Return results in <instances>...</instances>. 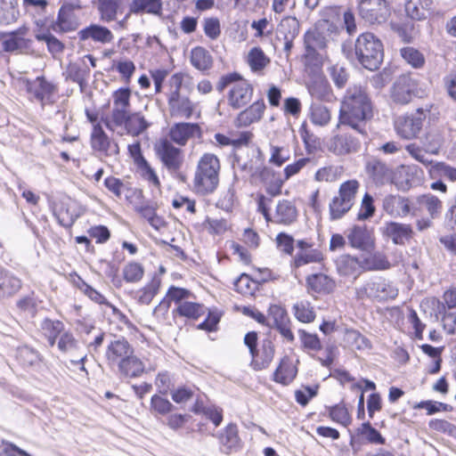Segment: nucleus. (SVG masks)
I'll use <instances>...</instances> for the list:
<instances>
[{
    "label": "nucleus",
    "mask_w": 456,
    "mask_h": 456,
    "mask_svg": "<svg viewBox=\"0 0 456 456\" xmlns=\"http://www.w3.org/2000/svg\"><path fill=\"white\" fill-rule=\"evenodd\" d=\"M299 360L289 354L281 356L271 375V380L281 387H289L299 371Z\"/></svg>",
    "instance_id": "nucleus-9"
},
{
    "label": "nucleus",
    "mask_w": 456,
    "mask_h": 456,
    "mask_svg": "<svg viewBox=\"0 0 456 456\" xmlns=\"http://www.w3.org/2000/svg\"><path fill=\"white\" fill-rule=\"evenodd\" d=\"M193 88L192 78L186 73L178 72L168 79L167 106L171 117L176 118H191L194 114L200 115L198 104L183 94Z\"/></svg>",
    "instance_id": "nucleus-3"
},
{
    "label": "nucleus",
    "mask_w": 456,
    "mask_h": 456,
    "mask_svg": "<svg viewBox=\"0 0 456 456\" xmlns=\"http://www.w3.org/2000/svg\"><path fill=\"white\" fill-rule=\"evenodd\" d=\"M191 297H192V294L188 289L181 287H169L167 293L168 301H173L178 305L180 303L187 301Z\"/></svg>",
    "instance_id": "nucleus-61"
},
{
    "label": "nucleus",
    "mask_w": 456,
    "mask_h": 456,
    "mask_svg": "<svg viewBox=\"0 0 456 456\" xmlns=\"http://www.w3.org/2000/svg\"><path fill=\"white\" fill-rule=\"evenodd\" d=\"M205 34L211 39H216L221 34L220 21L217 18H207L203 21Z\"/></svg>",
    "instance_id": "nucleus-63"
},
{
    "label": "nucleus",
    "mask_w": 456,
    "mask_h": 456,
    "mask_svg": "<svg viewBox=\"0 0 456 456\" xmlns=\"http://www.w3.org/2000/svg\"><path fill=\"white\" fill-rule=\"evenodd\" d=\"M344 339L350 346L357 350L370 349L372 347L370 340L354 329H346Z\"/></svg>",
    "instance_id": "nucleus-35"
},
{
    "label": "nucleus",
    "mask_w": 456,
    "mask_h": 456,
    "mask_svg": "<svg viewBox=\"0 0 456 456\" xmlns=\"http://www.w3.org/2000/svg\"><path fill=\"white\" fill-rule=\"evenodd\" d=\"M267 314L268 317L273 320V327L290 320L287 310L283 306L276 304H273L268 307Z\"/></svg>",
    "instance_id": "nucleus-58"
},
{
    "label": "nucleus",
    "mask_w": 456,
    "mask_h": 456,
    "mask_svg": "<svg viewBox=\"0 0 456 456\" xmlns=\"http://www.w3.org/2000/svg\"><path fill=\"white\" fill-rule=\"evenodd\" d=\"M417 203L426 208L431 218H436L443 208L442 201L433 194H423L417 198Z\"/></svg>",
    "instance_id": "nucleus-40"
},
{
    "label": "nucleus",
    "mask_w": 456,
    "mask_h": 456,
    "mask_svg": "<svg viewBox=\"0 0 456 456\" xmlns=\"http://www.w3.org/2000/svg\"><path fill=\"white\" fill-rule=\"evenodd\" d=\"M302 348L306 352H319L322 348V341L317 334L298 330Z\"/></svg>",
    "instance_id": "nucleus-47"
},
{
    "label": "nucleus",
    "mask_w": 456,
    "mask_h": 456,
    "mask_svg": "<svg viewBox=\"0 0 456 456\" xmlns=\"http://www.w3.org/2000/svg\"><path fill=\"white\" fill-rule=\"evenodd\" d=\"M56 87L52 83L45 80V77H37L35 81V95L40 101L48 100L55 92Z\"/></svg>",
    "instance_id": "nucleus-53"
},
{
    "label": "nucleus",
    "mask_w": 456,
    "mask_h": 456,
    "mask_svg": "<svg viewBox=\"0 0 456 456\" xmlns=\"http://www.w3.org/2000/svg\"><path fill=\"white\" fill-rule=\"evenodd\" d=\"M429 172L432 177L444 176L452 182L456 181V168L444 162L434 163Z\"/></svg>",
    "instance_id": "nucleus-55"
},
{
    "label": "nucleus",
    "mask_w": 456,
    "mask_h": 456,
    "mask_svg": "<svg viewBox=\"0 0 456 456\" xmlns=\"http://www.w3.org/2000/svg\"><path fill=\"white\" fill-rule=\"evenodd\" d=\"M57 346L61 353L68 354L77 351L79 345L78 341L70 331L64 330L59 337Z\"/></svg>",
    "instance_id": "nucleus-52"
},
{
    "label": "nucleus",
    "mask_w": 456,
    "mask_h": 456,
    "mask_svg": "<svg viewBox=\"0 0 456 456\" xmlns=\"http://www.w3.org/2000/svg\"><path fill=\"white\" fill-rule=\"evenodd\" d=\"M134 353L132 345L124 338L112 340L109 343L105 352L107 364L115 367L121 361Z\"/></svg>",
    "instance_id": "nucleus-14"
},
{
    "label": "nucleus",
    "mask_w": 456,
    "mask_h": 456,
    "mask_svg": "<svg viewBox=\"0 0 456 456\" xmlns=\"http://www.w3.org/2000/svg\"><path fill=\"white\" fill-rule=\"evenodd\" d=\"M244 344L248 348L251 359L250 367L260 371L266 370L273 361L276 348L270 338L263 339L258 346V334L256 331H249L244 336Z\"/></svg>",
    "instance_id": "nucleus-6"
},
{
    "label": "nucleus",
    "mask_w": 456,
    "mask_h": 456,
    "mask_svg": "<svg viewBox=\"0 0 456 456\" xmlns=\"http://www.w3.org/2000/svg\"><path fill=\"white\" fill-rule=\"evenodd\" d=\"M174 408L168 399L159 395H153L151 398L150 411L155 416H166L171 413Z\"/></svg>",
    "instance_id": "nucleus-42"
},
{
    "label": "nucleus",
    "mask_w": 456,
    "mask_h": 456,
    "mask_svg": "<svg viewBox=\"0 0 456 456\" xmlns=\"http://www.w3.org/2000/svg\"><path fill=\"white\" fill-rule=\"evenodd\" d=\"M299 32V21L291 16L285 17L279 24L277 33L282 39H295Z\"/></svg>",
    "instance_id": "nucleus-37"
},
{
    "label": "nucleus",
    "mask_w": 456,
    "mask_h": 456,
    "mask_svg": "<svg viewBox=\"0 0 456 456\" xmlns=\"http://www.w3.org/2000/svg\"><path fill=\"white\" fill-rule=\"evenodd\" d=\"M159 155L165 167L170 171H177L183 165V156L182 150L175 147L167 140L160 142Z\"/></svg>",
    "instance_id": "nucleus-16"
},
{
    "label": "nucleus",
    "mask_w": 456,
    "mask_h": 456,
    "mask_svg": "<svg viewBox=\"0 0 456 456\" xmlns=\"http://www.w3.org/2000/svg\"><path fill=\"white\" fill-rule=\"evenodd\" d=\"M346 237L353 248L363 251H370L374 248V238L365 225H355L349 229Z\"/></svg>",
    "instance_id": "nucleus-18"
},
{
    "label": "nucleus",
    "mask_w": 456,
    "mask_h": 456,
    "mask_svg": "<svg viewBox=\"0 0 456 456\" xmlns=\"http://www.w3.org/2000/svg\"><path fill=\"white\" fill-rule=\"evenodd\" d=\"M19 16L17 0H0V22L11 24L17 20Z\"/></svg>",
    "instance_id": "nucleus-36"
},
{
    "label": "nucleus",
    "mask_w": 456,
    "mask_h": 456,
    "mask_svg": "<svg viewBox=\"0 0 456 456\" xmlns=\"http://www.w3.org/2000/svg\"><path fill=\"white\" fill-rule=\"evenodd\" d=\"M221 164L213 153L203 154L198 161L193 177L195 191L200 195L212 193L219 183Z\"/></svg>",
    "instance_id": "nucleus-4"
},
{
    "label": "nucleus",
    "mask_w": 456,
    "mask_h": 456,
    "mask_svg": "<svg viewBox=\"0 0 456 456\" xmlns=\"http://www.w3.org/2000/svg\"><path fill=\"white\" fill-rule=\"evenodd\" d=\"M222 90L229 86L227 94L228 104L233 109H240L246 106L252 98L253 87L245 79L240 78L237 74H230L222 78Z\"/></svg>",
    "instance_id": "nucleus-7"
},
{
    "label": "nucleus",
    "mask_w": 456,
    "mask_h": 456,
    "mask_svg": "<svg viewBox=\"0 0 456 456\" xmlns=\"http://www.w3.org/2000/svg\"><path fill=\"white\" fill-rule=\"evenodd\" d=\"M356 433L358 436H363L370 444L380 445L386 444L385 437H383L380 432L373 428L369 421L362 423L357 428Z\"/></svg>",
    "instance_id": "nucleus-43"
},
{
    "label": "nucleus",
    "mask_w": 456,
    "mask_h": 456,
    "mask_svg": "<svg viewBox=\"0 0 456 456\" xmlns=\"http://www.w3.org/2000/svg\"><path fill=\"white\" fill-rule=\"evenodd\" d=\"M330 376L335 379L342 387L349 385L352 391L361 387V383H358L355 378L346 370L338 368L333 370Z\"/></svg>",
    "instance_id": "nucleus-51"
},
{
    "label": "nucleus",
    "mask_w": 456,
    "mask_h": 456,
    "mask_svg": "<svg viewBox=\"0 0 456 456\" xmlns=\"http://www.w3.org/2000/svg\"><path fill=\"white\" fill-rule=\"evenodd\" d=\"M270 62V59L259 47L252 48L248 54V63L254 72L261 71Z\"/></svg>",
    "instance_id": "nucleus-44"
},
{
    "label": "nucleus",
    "mask_w": 456,
    "mask_h": 456,
    "mask_svg": "<svg viewBox=\"0 0 456 456\" xmlns=\"http://www.w3.org/2000/svg\"><path fill=\"white\" fill-rule=\"evenodd\" d=\"M36 38L38 41L45 42L49 52L53 54L62 52L64 48L63 44L48 31L37 33Z\"/></svg>",
    "instance_id": "nucleus-56"
},
{
    "label": "nucleus",
    "mask_w": 456,
    "mask_h": 456,
    "mask_svg": "<svg viewBox=\"0 0 456 456\" xmlns=\"http://www.w3.org/2000/svg\"><path fill=\"white\" fill-rule=\"evenodd\" d=\"M191 62L196 69L206 70L212 65V57L205 48L198 46L191 50Z\"/></svg>",
    "instance_id": "nucleus-41"
},
{
    "label": "nucleus",
    "mask_w": 456,
    "mask_h": 456,
    "mask_svg": "<svg viewBox=\"0 0 456 456\" xmlns=\"http://www.w3.org/2000/svg\"><path fill=\"white\" fill-rule=\"evenodd\" d=\"M310 119L314 125L324 126L331 119L330 110L324 105L313 104L311 106Z\"/></svg>",
    "instance_id": "nucleus-48"
},
{
    "label": "nucleus",
    "mask_w": 456,
    "mask_h": 456,
    "mask_svg": "<svg viewBox=\"0 0 456 456\" xmlns=\"http://www.w3.org/2000/svg\"><path fill=\"white\" fill-rule=\"evenodd\" d=\"M123 274L126 282H138L142 277L143 270L139 264L130 263L125 266Z\"/></svg>",
    "instance_id": "nucleus-60"
},
{
    "label": "nucleus",
    "mask_w": 456,
    "mask_h": 456,
    "mask_svg": "<svg viewBox=\"0 0 456 456\" xmlns=\"http://www.w3.org/2000/svg\"><path fill=\"white\" fill-rule=\"evenodd\" d=\"M91 145L94 151H100L106 156H115L119 153L118 143L110 139L101 124H94L93 127Z\"/></svg>",
    "instance_id": "nucleus-15"
},
{
    "label": "nucleus",
    "mask_w": 456,
    "mask_h": 456,
    "mask_svg": "<svg viewBox=\"0 0 456 456\" xmlns=\"http://www.w3.org/2000/svg\"><path fill=\"white\" fill-rule=\"evenodd\" d=\"M265 109V104L263 101L255 102L248 109L240 112L237 117L238 125L240 126H248L250 124L260 120Z\"/></svg>",
    "instance_id": "nucleus-29"
},
{
    "label": "nucleus",
    "mask_w": 456,
    "mask_h": 456,
    "mask_svg": "<svg viewBox=\"0 0 456 456\" xmlns=\"http://www.w3.org/2000/svg\"><path fill=\"white\" fill-rule=\"evenodd\" d=\"M297 216V212L295 206L290 201L284 200L279 201L274 214L270 217V221L277 224H289L296 220Z\"/></svg>",
    "instance_id": "nucleus-28"
},
{
    "label": "nucleus",
    "mask_w": 456,
    "mask_h": 456,
    "mask_svg": "<svg viewBox=\"0 0 456 456\" xmlns=\"http://www.w3.org/2000/svg\"><path fill=\"white\" fill-rule=\"evenodd\" d=\"M115 367L119 375L126 379H136L145 372L143 362L134 353L121 361Z\"/></svg>",
    "instance_id": "nucleus-22"
},
{
    "label": "nucleus",
    "mask_w": 456,
    "mask_h": 456,
    "mask_svg": "<svg viewBox=\"0 0 456 456\" xmlns=\"http://www.w3.org/2000/svg\"><path fill=\"white\" fill-rule=\"evenodd\" d=\"M398 295L396 287H370L368 297L377 302L395 299Z\"/></svg>",
    "instance_id": "nucleus-49"
},
{
    "label": "nucleus",
    "mask_w": 456,
    "mask_h": 456,
    "mask_svg": "<svg viewBox=\"0 0 456 456\" xmlns=\"http://www.w3.org/2000/svg\"><path fill=\"white\" fill-rule=\"evenodd\" d=\"M131 90L119 88L112 93V106L103 122L106 127L118 135L138 136L149 126L150 123L141 112L131 110Z\"/></svg>",
    "instance_id": "nucleus-1"
},
{
    "label": "nucleus",
    "mask_w": 456,
    "mask_h": 456,
    "mask_svg": "<svg viewBox=\"0 0 456 456\" xmlns=\"http://www.w3.org/2000/svg\"><path fill=\"white\" fill-rule=\"evenodd\" d=\"M16 360L21 368L31 369L38 366L43 362V356L35 348L23 346L18 347Z\"/></svg>",
    "instance_id": "nucleus-27"
},
{
    "label": "nucleus",
    "mask_w": 456,
    "mask_h": 456,
    "mask_svg": "<svg viewBox=\"0 0 456 456\" xmlns=\"http://www.w3.org/2000/svg\"><path fill=\"white\" fill-rule=\"evenodd\" d=\"M447 135V129L444 126H433L428 129L425 135L424 144L432 154H437L440 148L444 144Z\"/></svg>",
    "instance_id": "nucleus-26"
},
{
    "label": "nucleus",
    "mask_w": 456,
    "mask_h": 456,
    "mask_svg": "<svg viewBox=\"0 0 456 456\" xmlns=\"http://www.w3.org/2000/svg\"><path fill=\"white\" fill-rule=\"evenodd\" d=\"M323 259L322 251L317 248L298 251L294 257V265L299 267L310 263H319Z\"/></svg>",
    "instance_id": "nucleus-46"
},
{
    "label": "nucleus",
    "mask_w": 456,
    "mask_h": 456,
    "mask_svg": "<svg viewBox=\"0 0 456 456\" xmlns=\"http://www.w3.org/2000/svg\"><path fill=\"white\" fill-rule=\"evenodd\" d=\"M75 8H80L77 4H64L59 12L57 21L53 24V28L56 32H67L75 28L74 23L70 20V11Z\"/></svg>",
    "instance_id": "nucleus-31"
},
{
    "label": "nucleus",
    "mask_w": 456,
    "mask_h": 456,
    "mask_svg": "<svg viewBox=\"0 0 456 456\" xmlns=\"http://www.w3.org/2000/svg\"><path fill=\"white\" fill-rule=\"evenodd\" d=\"M320 385L313 386L302 385L294 391L295 401L301 407H305L315 396H317Z\"/></svg>",
    "instance_id": "nucleus-39"
},
{
    "label": "nucleus",
    "mask_w": 456,
    "mask_h": 456,
    "mask_svg": "<svg viewBox=\"0 0 456 456\" xmlns=\"http://www.w3.org/2000/svg\"><path fill=\"white\" fill-rule=\"evenodd\" d=\"M373 116L372 102L364 87H349L341 102L338 127L346 126L366 135V123Z\"/></svg>",
    "instance_id": "nucleus-2"
},
{
    "label": "nucleus",
    "mask_w": 456,
    "mask_h": 456,
    "mask_svg": "<svg viewBox=\"0 0 456 456\" xmlns=\"http://www.w3.org/2000/svg\"><path fill=\"white\" fill-rule=\"evenodd\" d=\"M433 0H407L405 12L411 19L420 20L426 18L427 12L431 10Z\"/></svg>",
    "instance_id": "nucleus-30"
},
{
    "label": "nucleus",
    "mask_w": 456,
    "mask_h": 456,
    "mask_svg": "<svg viewBox=\"0 0 456 456\" xmlns=\"http://www.w3.org/2000/svg\"><path fill=\"white\" fill-rule=\"evenodd\" d=\"M252 177L256 180H260L271 196H276L281 193L283 180L273 169L266 167H256L252 173Z\"/></svg>",
    "instance_id": "nucleus-17"
},
{
    "label": "nucleus",
    "mask_w": 456,
    "mask_h": 456,
    "mask_svg": "<svg viewBox=\"0 0 456 456\" xmlns=\"http://www.w3.org/2000/svg\"><path fill=\"white\" fill-rule=\"evenodd\" d=\"M418 94V83L409 75L400 76L391 89V99L397 104H407Z\"/></svg>",
    "instance_id": "nucleus-12"
},
{
    "label": "nucleus",
    "mask_w": 456,
    "mask_h": 456,
    "mask_svg": "<svg viewBox=\"0 0 456 456\" xmlns=\"http://www.w3.org/2000/svg\"><path fill=\"white\" fill-rule=\"evenodd\" d=\"M427 118V111L418 109L415 114L399 117L395 120V130L398 135L403 139L416 138L420 133L423 122Z\"/></svg>",
    "instance_id": "nucleus-11"
},
{
    "label": "nucleus",
    "mask_w": 456,
    "mask_h": 456,
    "mask_svg": "<svg viewBox=\"0 0 456 456\" xmlns=\"http://www.w3.org/2000/svg\"><path fill=\"white\" fill-rule=\"evenodd\" d=\"M97 10L100 13L101 20L110 22L117 19L119 0H96Z\"/></svg>",
    "instance_id": "nucleus-32"
},
{
    "label": "nucleus",
    "mask_w": 456,
    "mask_h": 456,
    "mask_svg": "<svg viewBox=\"0 0 456 456\" xmlns=\"http://www.w3.org/2000/svg\"><path fill=\"white\" fill-rule=\"evenodd\" d=\"M200 127L195 123H177L169 131L171 140L181 146L185 145L190 138L200 136Z\"/></svg>",
    "instance_id": "nucleus-21"
},
{
    "label": "nucleus",
    "mask_w": 456,
    "mask_h": 456,
    "mask_svg": "<svg viewBox=\"0 0 456 456\" xmlns=\"http://www.w3.org/2000/svg\"><path fill=\"white\" fill-rule=\"evenodd\" d=\"M428 428L434 432L456 438V425L445 419H430Z\"/></svg>",
    "instance_id": "nucleus-50"
},
{
    "label": "nucleus",
    "mask_w": 456,
    "mask_h": 456,
    "mask_svg": "<svg viewBox=\"0 0 456 456\" xmlns=\"http://www.w3.org/2000/svg\"><path fill=\"white\" fill-rule=\"evenodd\" d=\"M26 32V28H20L8 36L3 42L4 51L14 52L22 48L25 45V40L19 35H24Z\"/></svg>",
    "instance_id": "nucleus-54"
},
{
    "label": "nucleus",
    "mask_w": 456,
    "mask_h": 456,
    "mask_svg": "<svg viewBox=\"0 0 456 456\" xmlns=\"http://www.w3.org/2000/svg\"><path fill=\"white\" fill-rule=\"evenodd\" d=\"M221 320V315L216 312H209L206 319L198 326V330L212 332L217 330L218 323Z\"/></svg>",
    "instance_id": "nucleus-64"
},
{
    "label": "nucleus",
    "mask_w": 456,
    "mask_h": 456,
    "mask_svg": "<svg viewBox=\"0 0 456 456\" xmlns=\"http://www.w3.org/2000/svg\"><path fill=\"white\" fill-rule=\"evenodd\" d=\"M191 419L190 414L174 413L167 418L166 424L169 428L175 431L184 428Z\"/></svg>",
    "instance_id": "nucleus-62"
},
{
    "label": "nucleus",
    "mask_w": 456,
    "mask_h": 456,
    "mask_svg": "<svg viewBox=\"0 0 456 456\" xmlns=\"http://www.w3.org/2000/svg\"><path fill=\"white\" fill-rule=\"evenodd\" d=\"M80 40L92 39L101 44L111 43L114 39L112 32L106 27L92 24L78 32Z\"/></svg>",
    "instance_id": "nucleus-24"
},
{
    "label": "nucleus",
    "mask_w": 456,
    "mask_h": 456,
    "mask_svg": "<svg viewBox=\"0 0 456 456\" xmlns=\"http://www.w3.org/2000/svg\"><path fill=\"white\" fill-rule=\"evenodd\" d=\"M402 57L412 67L420 68L424 64V57L418 50L412 47H404L401 50Z\"/></svg>",
    "instance_id": "nucleus-59"
},
{
    "label": "nucleus",
    "mask_w": 456,
    "mask_h": 456,
    "mask_svg": "<svg viewBox=\"0 0 456 456\" xmlns=\"http://www.w3.org/2000/svg\"><path fill=\"white\" fill-rule=\"evenodd\" d=\"M325 147L330 153L336 156H345L356 152L360 147L357 138L348 133H339L330 137Z\"/></svg>",
    "instance_id": "nucleus-13"
},
{
    "label": "nucleus",
    "mask_w": 456,
    "mask_h": 456,
    "mask_svg": "<svg viewBox=\"0 0 456 456\" xmlns=\"http://www.w3.org/2000/svg\"><path fill=\"white\" fill-rule=\"evenodd\" d=\"M130 12H147L159 15L162 10L161 0H133L129 5Z\"/></svg>",
    "instance_id": "nucleus-34"
},
{
    "label": "nucleus",
    "mask_w": 456,
    "mask_h": 456,
    "mask_svg": "<svg viewBox=\"0 0 456 456\" xmlns=\"http://www.w3.org/2000/svg\"><path fill=\"white\" fill-rule=\"evenodd\" d=\"M382 233L396 245H404L405 241L411 240L414 235L411 224L397 222L387 223L382 228Z\"/></svg>",
    "instance_id": "nucleus-19"
},
{
    "label": "nucleus",
    "mask_w": 456,
    "mask_h": 456,
    "mask_svg": "<svg viewBox=\"0 0 456 456\" xmlns=\"http://www.w3.org/2000/svg\"><path fill=\"white\" fill-rule=\"evenodd\" d=\"M358 61L367 69H378L383 61V44L374 34L366 32L360 35L354 45Z\"/></svg>",
    "instance_id": "nucleus-5"
},
{
    "label": "nucleus",
    "mask_w": 456,
    "mask_h": 456,
    "mask_svg": "<svg viewBox=\"0 0 456 456\" xmlns=\"http://www.w3.org/2000/svg\"><path fill=\"white\" fill-rule=\"evenodd\" d=\"M221 451L226 454L238 451L241 447L238 426L229 423L218 435Z\"/></svg>",
    "instance_id": "nucleus-20"
},
{
    "label": "nucleus",
    "mask_w": 456,
    "mask_h": 456,
    "mask_svg": "<svg viewBox=\"0 0 456 456\" xmlns=\"http://www.w3.org/2000/svg\"><path fill=\"white\" fill-rule=\"evenodd\" d=\"M325 410L331 421L344 428H348L353 422L351 411L344 400L333 405L326 406Z\"/></svg>",
    "instance_id": "nucleus-25"
},
{
    "label": "nucleus",
    "mask_w": 456,
    "mask_h": 456,
    "mask_svg": "<svg viewBox=\"0 0 456 456\" xmlns=\"http://www.w3.org/2000/svg\"><path fill=\"white\" fill-rule=\"evenodd\" d=\"M359 15L370 24H381L389 16L386 0H357Z\"/></svg>",
    "instance_id": "nucleus-10"
},
{
    "label": "nucleus",
    "mask_w": 456,
    "mask_h": 456,
    "mask_svg": "<svg viewBox=\"0 0 456 456\" xmlns=\"http://www.w3.org/2000/svg\"><path fill=\"white\" fill-rule=\"evenodd\" d=\"M292 310L295 318L302 323H311L316 318L315 311L309 302H297Z\"/></svg>",
    "instance_id": "nucleus-38"
},
{
    "label": "nucleus",
    "mask_w": 456,
    "mask_h": 456,
    "mask_svg": "<svg viewBox=\"0 0 456 456\" xmlns=\"http://www.w3.org/2000/svg\"><path fill=\"white\" fill-rule=\"evenodd\" d=\"M176 311L179 315L192 320H198L205 314L203 305L189 301L180 303V305H177Z\"/></svg>",
    "instance_id": "nucleus-45"
},
{
    "label": "nucleus",
    "mask_w": 456,
    "mask_h": 456,
    "mask_svg": "<svg viewBox=\"0 0 456 456\" xmlns=\"http://www.w3.org/2000/svg\"><path fill=\"white\" fill-rule=\"evenodd\" d=\"M359 187L356 180H350L341 184L339 194L330 204L331 219L341 218L354 205V200Z\"/></svg>",
    "instance_id": "nucleus-8"
},
{
    "label": "nucleus",
    "mask_w": 456,
    "mask_h": 456,
    "mask_svg": "<svg viewBox=\"0 0 456 456\" xmlns=\"http://www.w3.org/2000/svg\"><path fill=\"white\" fill-rule=\"evenodd\" d=\"M367 168L369 174L377 183L384 184L392 179V171L379 160L369 162Z\"/></svg>",
    "instance_id": "nucleus-33"
},
{
    "label": "nucleus",
    "mask_w": 456,
    "mask_h": 456,
    "mask_svg": "<svg viewBox=\"0 0 456 456\" xmlns=\"http://www.w3.org/2000/svg\"><path fill=\"white\" fill-rule=\"evenodd\" d=\"M65 330V324L60 320L45 318L40 323L39 332L50 346H53Z\"/></svg>",
    "instance_id": "nucleus-23"
},
{
    "label": "nucleus",
    "mask_w": 456,
    "mask_h": 456,
    "mask_svg": "<svg viewBox=\"0 0 456 456\" xmlns=\"http://www.w3.org/2000/svg\"><path fill=\"white\" fill-rule=\"evenodd\" d=\"M414 409H424L428 415H433L437 412H444L450 411V406L447 403L426 400L420 401L414 405Z\"/></svg>",
    "instance_id": "nucleus-57"
}]
</instances>
